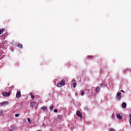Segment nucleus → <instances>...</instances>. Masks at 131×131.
<instances>
[{
  "label": "nucleus",
  "mask_w": 131,
  "mask_h": 131,
  "mask_svg": "<svg viewBox=\"0 0 131 131\" xmlns=\"http://www.w3.org/2000/svg\"><path fill=\"white\" fill-rule=\"evenodd\" d=\"M11 95V92H5L4 93L3 96H4V97H9L10 95Z\"/></svg>",
  "instance_id": "obj_5"
},
{
  "label": "nucleus",
  "mask_w": 131,
  "mask_h": 131,
  "mask_svg": "<svg viewBox=\"0 0 131 131\" xmlns=\"http://www.w3.org/2000/svg\"><path fill=\"white\" fill-rule=\"evenodd\" d=\"M116 116L117 118H118V119H122V117H121V116H120V114H117Z\"/></svg>",
  "instance_id": "obj_8"
},
{
  "label": "nucleus",
  "mask_w": 131,
  "mask_h": 131,
  "mask_svg": "<svg viewBox=\"0 0 131 131\" xmlns=\"http://www.w3.org/2000/svg\"><path fill=\"white\" fill-rule=\"evenodd\" d=\"M54 108V105H52L50 108V110H53V109Z\"/></svg>",
  "instance_id": "obj_19"
},
{
  "label": "nucleus",
  "mask_w": 131,
  "mask_h": 131,
  "mask_svg": "<svg viewBox=\"0 0 131 131\" xmlns=\"http://www.w3.org/2000/svg\"><path fill=\"white\" fill-rule=\"evenodd\" d=\"M129 117H130V119H129V123H130V124H131V115H129Z\"/></svg>",
  "instance_id": "obj_20"
},
{
  "label": "nucleus",
  "mask_w": 131,
  "mask_h": 131,
  "mask_svg": "<svg viewBox=\"0 0 131 131\" xmlns=\"http://www.w3.org/2000/svg\"><path fill=\"white\" fill-rule=\"evenodd\" d=\"M96 92H100V87H99V86H97L96 88Z\"/></svg>",
  "instance_id": "obj_11"
},
{
  "label": "nucleus",
  "mask_w": 131,
  "mask_h": 131,
  "mask_svg": "<svg viewBox=\"0 0 131 131\" xmlns=\"http://www.w3.org/2000/svg\"><path fill=\"white\" fill-rule=\"evenodd\" d=\"M73 85V88L75 89V88H76V83H74Z\"/></svg>",
  "instance_id": "obj_16"
},
{
  "label": "nucleus",
  "mask_w": 131,
  "mask_h": 131,
  "mask_svg": "<svg viewBox=\"0 0 131 131\" xmlns=\"http://www.w3.org/2000/svg\"><path fill=\"white\" fill-rule=\"evenodd\" d=\"M93 58V56H88L86 58L87 60H89V59H92Z\"/></svg>",
  "instance_id": "obj_15"
},
{
  "label": "nucleus",
  "mask_w": 131,
  "mask_h": 131,
  "mask_svg": "<svg viewBox=\"0 0 131 131\" xmlns=\"http://www.w3.org/2000/svg\"><path fill=\"white\" fill-rule=\"evenodd\" d=\"M28 121L29 123H31V121L30 120V119L28 118Z\"/></svg>",
  "instance_id": "obj_21"
},
{
  "label": "nucleus",
  "mask_w": 131,
  "mask_h": 131,
  "mask_svg": "<svg viewBox=\"0 0 131 131\" xmlns=\"http://www.w3.org/2000/svg\"><path fill=\"white\" fill-rule=\"evenodd\" d=\"M76 114L78 117H81L82 118V115L79 111L76 112Z\"/></svg>",
  "instance_id": "obj_4"
},
{
  "label": "nucleus",
  "mask_w": 131,
  "mask_h": 131,
  "mask_svg": "<svg viewBox=\"0 0 131 131\" xmlns=\"http://www.w3.org/2000/svg\"><path fill=\"white\" fill-rule=\"evenodd\" d=\"M18 47L19 48V49H22L23 48V45H22L21 43H19L18 45Z\"/></svg>",
  "instance_id": "obj_12"
},
{
  "label": "nucleus",
  "mask_w": 131,
  "mask_h": 131,
  "mask_svg": "<svg viewBox=\"0 0 131 131\" xmlns=\"http://www.w3.org/2000/svg\"><path fill=\"white\" fill-rule=\"evenodd\" d=\"M121 92H122V93H124V94H125V92H124L123 90H121Z\"/></svg>",
  "instance_id": "obj_24"
},
{
  "label": "nucleus",
  "mask_w": 131,
  "mask_h": 131,
  "mask_svg": "<svg viewBox=\"0 0 131 131\" xmlns=\"http://www.w3.org/2000/svg\"><path fill=\"white\" fill-rule=\"evenodd\" d=\"M31 98L32 99H34V96H33V95L32 94H31Z\"/></svg>",
  "instance_id": "obj_18"
},
{
  "label": "nucleus",
  "mask_w": 131,
  "mask_h": 131,
  "mask_svg": "<svg viewBox=\"0 0 131 131\" xmlns=\"http://www.w3.org/2000/svg\"><path fill=\"white\" fill-rule=\"evenodd\" d=\"M122 107L123 108H126V103L125 102H123L122 104Z\"/></svg>",
  "instance_id": "obj_10"
},
{
  "label": "nucleus",
  "mask_w": 131,
  "mask_h": 131,
  "mask_svg": "<svg viewBox=\"0 0 131 131\" xmlns=\"http://www.w3.org/2000/svg\"><path fill=\"white\" fill-rule=\"evenodd\" d=\"M81 96H84V92L82 91L81 92Z\"/></svg>",
  "instance_id": "obj_17"
},
{
  "label": "nucleus",
  "mask_w": 131,
  "mask_h": 131,
  "mask_svg": "<svg viewBox=\"0 0 131 131\" xmlns=\"http://www.w3.org/2000/svg\"><path fill=\"white\" fill-rule=\"evenodd\" d=\"M30 106H31V107H32V108H34V106H35V102H32L30 103Z\"/></svg>",
  "instance_id": "obj_7"
},
{
  "label": "nucleus",
  "mask_w": 131,
  "mask_h": 131,
  "mask_svg": "<svg viewBox=\"0 0 131 131\" xmlns=\"http://www.w3.org/2000/svg\"><path fill=\"white\" fill-rule=\"evenodd\" d=\"M54 112H55V113L58 112V110H57V109L54 110Z\"/></svg>",
  "instance_id": "obj_23"
},
{
  "label": "nucleus",
  "mask_w": 131,
  "mask_h": 131,
  "mask_svg": "<svg viewBox=\"0 0 131 131\" xmlns=\"http://www.w3.org/2000/svg\"><path fill=\"white\" fill-rule=\"evenodd\" d=\"M117 100H120L121 99V93L118 92L117 94V97H116Z\"/></svg>",
  "instance_id": "obj_3"
},
{
  "label": "nucleus",
  "mask_w": 131,
  "mask_h": 131,
  "mask_svg": "<svg viewBox=\"0 0 131 131\" xmlns=\"http://www.w3.org/2000/svg\"><path fill=\"white\" fill-rule=\"evenodd\" d=\"M66 83V82H65V80H64V79H63L61 80V82H59L57 84V86L58 88H61V86H63V85H65Z\"/></svg>",
  "instance_id": "obj_1"
},
{
  "label": "nucleus",
  "mask_w": 131,
  "mask_h": 131,
  "mask_svg": "<svg viewBox=\"0 0 131 131\" xmlns=\"http://www.w3.org/2000/svg\"><path fill=\"white\" fill-rule=\"evenodd\" d=\"M16 98L19 99V98H21V92L17 91L16 95Z\"/></svg>",
  "instance_id": "obj_2"
},
{
  "label": "nucleus",
  "mask_w": 131,
  "mask_h": 131,
  "mask_svg": "<svg viewBox=\"0 0 131 131\" xmlns=\"http://www.w3.org/2000/svg\"><path fill=\"white\" fill-rule=\"evenodd\" d=\"M110 131H115V130H114V129L112 128V129H111V130Z\"/></svg>",
  "instance_id": "obj_25"
},
{
  "label": "nucleus",
  "mask_w": 131,
  "mask_h": 131,
  "mask_svg": "<svg viewBox=\"0 0 131 131\" xmlns=\"http://www.w3.org/2000/svg\"><path fill=\"white\" fill-rule=\"evenodd\" d=\"M4 31H5V29H2V30H0V34H2V33H3Z\"/></svg>",
  "instance_id": "obj_14"
},
{
  "label": "nucleus",
  "mask_w": 131,
  "mask_h": 131,
  "mask_svg": "<svg viewBox=\"0 0 131 131\" xmlns=\"http://www.w3.org/2000/svg\"><path fill=\"white\" fill-rule=\"evenodd\" d=\"M19 114H16L15 116V117H19Z\"/></svg>",
  "instance_id": "obj_22"
},
{
  "label": "nucleus",
  "mask_w": 131,
  "mask_h": 131,
  "mask_svg": "<svg viewBox=\"0 0 131 131\" xmlns=\"http://www.w3.org/2000/svg\"><path fill=\"white\" fill-rule=\"evenodd\" d=\"M106 86V84L105 83H102L100 85V86H101V87L102 86L103 88H105V86Z\"/></svg>",
  "instance_id": "obj_9"
},
{
  "label": "nucleus",
  "mask_w": 131,
  "mask_h": 131,
  "mask_svg": "<svg viewBox=\"0 0 131 131\" xmlns=\"http://www.w3.org/2000/svg\"><path fill=\"white\" fill-rule=\"evenodd\" d=\"M7 105H9V102L8 101L3 102L1 104V106H7Z\"/></svg>",
  "instance_id": "obj_6"
},
{
  "label": "nucleus",
  "mask_w": 131,
  "mask_h": 131,
  "mask_svg": "<svg viewBox=\"0 0 131 131\" xmlns=\"http://www.w3.org/2000/svg\"><path fill=\"white\" fill-rule=\"evenodd\" d=\"M47 108L46 106H43L41 108V110H43V111H45V110H47Z\"/></svg>",
  "instance_id": "obj_13"
}]
</instances>
